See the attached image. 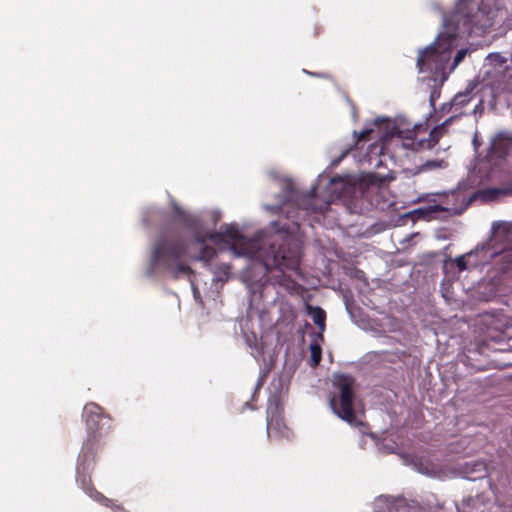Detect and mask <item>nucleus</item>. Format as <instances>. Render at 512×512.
<instances>
[{
    "mask_svg": "<svg viewBox=\"0 0 512 512\" xmlns=\"http://www.w3.org/2000/svg\"><path fill=\"white\" fill-rule=\"evenodd\" d=\"M355 385L354 377L348 374L335 375L332 382L333 390L330 393L329 404L334 414L341 420L364 432L367 429V424L357 418L354 410Z\"/></svg>",
    "mask_w": 512,
    "mask_h": 512,
    "instance_id": "20e7f679",
    "label": "nucleus"
},
{
    "mask_svg": "<svg viewBox=\"0 0 512 512\" xmlns=\"http://www.w3.org/2000/svg\"><path fill=\"white\" fill-rule=\"evenodd\" d=\"M493 57H495V59H496V60H498L500 63H505V62H506V59H501V60H499V59H498V58H499V55H498V54H489V55H488V58H493Z\"/></svg>",
    "mask_w": 512,
    "mask_h": 512,
    "instance_id": "b1692460",
    "label": "nucleus"
},
{
    "mask_svg": "<svg viewBox=\"0 0 512 512\" xmlns=\"http://www.w3.org/2000/svg\"><path fill=\"white\" fill-rule=\"evenodd\" d=\"M464 473L466 474V478L470 480L483 478L487 475V466L482 461L466 463Z\"/></svg>",
    "mask_w": 512,
    "mask_h": 512,
    "instance_id": "ddd939ff",
    "label": "nucleus"
},
{
    "mask_svg": "<svg viewBox=\"0 0 512 512\" xmlns=\"http://www.w3.org/2000/svg\"><path fill=\"white\" fill-rule=\"evenodd\" d=\"M451 107L452 106H450L449 103L448 104H444L443 107H442V111H449Z\"/></svg>",
    "mask_w": 512,
    "mask_h": 512,
    "instance_id": "a878e982",
    "label": "nucleus"
},
{
    "mask_svg": "<svg viewBox=\"0 0 512 512\" xmlns=\"http://www.w3.org/2000/svg\"><path fill=\"white\" fill-rule=\"evenodd\" d=\"M455 38L449 34H440L426 48L419 50L416 64H449Z\"/></svg>",
    "mask_w": 512,
    "mask_h": 512,
    "instance_id": "423d86ee",
    "label": "nucleus"
},
{
    "mask_svg": "<svg viewBox=\"0 0 512 512\" xmlns=\"http://www.w3.org/2000/svg\"><path fill=\"white\" fill-rule=\"evenodd\" d=\"M79 482L81 484V487L84 489V491L93 499L100 502L104 506H110L112 504V500L105 497L103 494L98 492L95 487L92 484L91 478L82 476L79 479Z\"/></svg>",
    "mask_w": 512,
    "mask_h": 512,
    "instance_id": "f8f14e48",
    "label": "nucleus"
},
{
    "mask_svg": "<svg viewBox=\"0 0 512 512\" xmlns=\"http://www.w3.org/2000/svg\"><path fill=\"white\" fill-rule=\"evenodd\" d=\"M175 220L189 233L194 242L201 246L198 260L207 266L216 255L212 246L206 245L207 240L213 242L220 249L231 250L237 256H246L260 261L267 270L276 268L281 270H296L300 264V255L296 250L286 249L278 239H262L258 232L253 239H248L239 232L236 225L226 226L219 232H209L203 227L201 219L183 210L176 203L173 204Z\"/></svg>",
    "mask_w": 512,
    "mask_h": 512,
    "instance_id": "f257e3e1",
    "label": "nucleus"
},
{
    "mask_svg": "<svg viewBox=\"0 0 512 512\" xmlns=\"http://www.w3.org/2000/svg\"><path fill=\"white\" fill-rule=\"evenodd\" d=\"M467 53L468 49H460L457 52L456 56L454 57V61L452 64H460L464 60Z\"/></svg>",
    "mask_w": 512,
    "mask_h": 512,
    "instance_id": "412c9836",
    "label": "nucleus"
},
{
    "mask_svg": "<svg viewBox=\"0 0 512 512\" xmlns=\"http://www.w3.org/2000/svg\"><path fill=\"white\" fill-rule=\"evenodd\" d=\"M267 434L268 437H288L289 429L278 409V406L269 407L267 410Z\"/></svg>",
    "mask_w": 512,
    "mask_h": 512,
    "instance_id": "1a4fd4ad",
    "label": "nucleus"
},
{
    "mask_svg": "<svg viewBox=\"0 0 512 512\" xmlns=\"http://www.w3.org/2000/svg\"><path fill=\"white\" fill-rule=\"evenodd\" d=\"M465 186L463 184H459L456 189L451 191L450 195L447 197V202L450 201V198L455 200H461L460 206L455 208H443L445 211H453L454 214L463 213L471 203H473L477 199H481L484 202H490L498 199L501 196H512V183H509L503 187H492L479 189L473 192L471 195H464Z\"/></svg>",
    "mask_w": 512,
    "mask_h": 512,
    "instance_id": "39448f33",
    "label": "nucleus"
},
{
    "mask_svg": "<svg viewBox=\"0 0 512 512\" xmlns=\"http://www.w3.org/2000/svg\"><path fill=\"white\" fill-rule=\"evenodd\" d=\"M328 205H329V204H328V203H326L324 207H321V208H319V209H318V208H316V207H313V208H312V210H313L314 212H323V211H324V209H326V208L328 207Z\"/></svg>",
    "mask_w": 512,
    "mask_h": 512,
    "instance_id": "393cba45",
    "label": "nucleus"
},
{
    "mask_svg": "<svg viewBox=\"0 0 512 512\" xmlns=\"http://www.w3.org/2000/svg\"><path fill=\"white\" fill-rule=\"evenodd\" d=\"M308 314L311 316L313 322L320 330V337L323 338L322 333L326 328V312L319 306H307Z\"/></svg>",
    "mask_w": 512,
    "mask_h": 512,
    "instance_id": "4468645a",
    "label": "nucleus"
},
{
    "mask_svg": "<svg viewBox=\"0 0 512 512\" xmlns=\"http://www.w3.org/2000/svg\"><path fill=\"white\" fill-rule=\"evenodd\" d=\"M82 417L87 436L79 453V461L85 463L94 459L100 449L101 440L112 430V419L94 402L84 406Z\"/></svg>",
    "mask_w": 512,
    "mask_h": 512,
    "instance_id": "7ed1b4c3",
    "label": "nucleus"
},
{
    "mask_svg": "<svg viewBox=\"0 0 512 512\" xmlns=\"http://www.w3.org/2000/svg\"><path fill=\"white\" fill-rule=\"evenodd\" d=\"M474 251H471L467 254V256H472ZM466 255H461L455 258L454 262L458 268L459 272H463L467 269Z\"/></svg>",
    "mask_w": 512,
    "mask_h": 512,
    "instance_id": "6ab92c4d",
    "label": "nucleus"
},
{
    "mask_svg": "<svg viewBox=\"0 0 512 512\" xmlns=\"http://www.w3.org/2000/svg\"><path fill=\"white\" fill-rule=\"evenodd\" d=\"M452 118L447 119L442 124L434 127L427 137H420V132H425L426 128L418 126L415 130L408 131L403 137L404 146L408 149L419 151L424 149H431L438 144L439 140L446 132V127L451 123Z\"/></svg>",
    "mask_w": 512,
    "mask_h": 512,
    "instance_id": "0eeeda50",
    "label": "nucleus"
},
{
    "mask_svg": "<svg viewBox=\"0 0 512 512\" xmlns=\"http://www.w3.org/2000/svg\"><path fill=\"white\" fill-rule=\"evenodd\" d=\"M512 147V136L499 132L491 140L487 156L491 159L505 158Z\"/></svg>",
    "mask_w": 512,
    "mask_h": 512,
    "instance_id": "9d476101",
    "label": "nucleus"
},
{
    "mask_svg": "<svg viewBox=\"0 0 512 512\" xmlns=\"http://www.w3.org/2000/svg\"><path fill=\"white\" fill-rule=\"evenodd\" d=\"M322 359V348L319 344L310 345V361L312 367H317Z\"/></svg>",
    "mask_w": 512,
    "mask_h": 512,
    "instance_id": "dca6fc26",
    "label": "nucleus"
},
{
    "mask_svg": "<svg viewBox=\"0 0 512 512\" xmlns=\"http://www.w3.org/2000/svg\"><path fill=\"white\" fill-rule=\"evenodd\" d=\"M419 68V72L423 74L420 80L430 90L429 102L435 109V103L440 98L442 86L448 79L449 73L445 71V66H419Z\"/></svg>",
    "mask_w": 512,
    "mask_h": 512,
    "instance_id": "6e6552de",
    "label": "nucleus"
},
{
    "mask_svg": "<svg viewBox=\"0 0 512 512\" xmlns=\"http://www.w3.org/2000/svg\"><path fill=\"white\" fill-rule=\"evenodd\" d=\"M447 163L444 160H428L419 167V171H428L445 168Z\"/></svg>",
    "mask_w": 512,
    "mask_h": 512,
    "instance_id": "f3484780",
    "label": "nucleus"
},
{
    "mask_svg": "<svg viewBox=\"0 0 512 512\" xmlns=\"http://www.w3.org/2000/svg\"><path fill=\"white\" fill-rule=\"evenodd\" d=\"M373 132V129H365L361 132L354 131V137H355V148L361 149L359 147L360 142L368 140L369 135Z\"/></svg>",
    "mask_w": 512,
    "mask_h": 512,
    "instance_id": "a211bd4d",
    "label": "nucleus"
},
{
    "mask_svg": "<svg viewBox=\"0 0 512 512\" xmlns=\"http://www.w3.org/2000/svg\"><path fill=\"white\" fill-rule=\"evenodd\" d=\"M511 231L507 227H503L501 230L496 231L493 235V237L490 239L488 244H485L481 247V249L476 248L475 252H478L479 250H489L493 249V252L491 253V258H494L495 256L499 255L500 253L510 249L509 245H504L501 248L497 247V243L500 241H506L510 238Z\"/></svg>",
    "mask_w": 512,
    "mask_h": 512,
    "instance_id": "9b49d317",
    "label": "nucleus"
},
{
    "mask_svg": "<svg viewBox=\"0 0 512 512\" xmlns=\"http://www.w3.org/2000/svg\"><path fill=\"white\" fill-rule=\"evenodd\" d=\"M462 7H463V3H462V2H460V3L458 4V10H459V11H461V10H462Z\"/></svg>",
    "mask_w": 512,
    "mask_h": 512,
    "instance_id": "bb28decb",
    "label": "nucleus"
},
{
    "mask_svg": "<svg viewBox=\"0 0 512 512\" xmlns=\"http://www.w3.org/2000/svg\"><path fill=\"white\" fill-rule=\"evenodd\" d=\"M374 150H379V151H380V150H382V146H381V145H379V144H376V143L371 144V145L369 146V153H370V152H372V151H374Z\"/></svg>",
    "mask_w": 512,
    "mask_h": 512,
    "instance_id": "5701e85b",
    "label": "nucleus"
},
{
    "mask_svg": "<svg viewBox=\"0 0 512 512\" xmlns=\"http://www.w3.org/2000/svg\"><path fill=\"white\" fill-rule=\"evenodd\" d=\"M456 66L455 65H452L451 66V69H450V72L453 71V69L455 68Z\"/></svg>",
    "mask_w": 512,
    "mask_h": 512,
    "instance_id": "cd10ccee",
    "label": "nucleus"
},
{
    "mask_svg": "<svg viewBox=\"0 0 512 512\" xmlns=\"http://www.w3.org/2000/svg\"><path fill=\"white\" fill-rule=\"evenodd\" d=\"M471 99V91L467 90L464 92H459L453 97L449 105L461 108L467 105L471 101Z\"/></svg>",
    "mask_w": 512,
    "mask_h": 512,
    "instance_id": "2eb2a0df",
    "label": "nucleus"
},
{
    "mask_svg": "<svg viewBox=\"0 0 512 512\" xmlns=\"http://www.w3.org/2000/svg\"><path fill=\"white\" fill-rule=\"evenodd\" d=\"M191 242L192 240L181 231H172L159 236L153 244L146 275L151 277L157 270L169 272L173 279L193 274L192 268L184 261Z\"/></svg>",
    "mask_w": 512,
    "mask_h": 512,
    "instance_id": "f03ea898",
    "label": "nucleus"
},
{
    "mask_svg": "<svg viewBox=\"0 0 512 512\" xmlns=\"http://www.w3.org/2000/svg\"><path fill=\"white\" fill-rule=\"evenodd\" d=\"M503 77L506 78L504 81L505 89L512 92V71L510 66H504Z\"/></svg>",
    "mask_w": 512,
    "mask_h": 512,
    "instance_id": "aec40b11",
    "label": "nucleus"
},
{
    "mask_svg": "<svg viewBox=\"0 0 512 512\" xmlns=\"http://www.w3.org/2000/svg\"><path fill=\"white\" fill-rule=\"evenodd\" d=\"M465 18H466L465 23H467V24H469L471 26H476L477 25L473 15L466 14Z\"/></svg>",
    "mask_w": 512,
    "mask_h": 512,
    "instance_id": "4be33fe9",
    "label": "nucleus"
}]
</instances>
